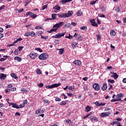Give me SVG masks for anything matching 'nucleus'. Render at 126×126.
<instances>
[{
    "label": "nucleus",
    "instance_id": "obj_1",
    "mask_svg": "<svg viewBox=\"0 0 126 126\" xmlns=\"http://www.w3.org/2000/svg\"><path fill=\"white\" fill-rule=\"evenodd\" d=\"M49 58V55L47 53H42L40 56H39L38 58L39 60H42V61H45Z\"/></svg>",
    "mask_w": 126,
    "mask_h": 126
},
{
    "label": "nucleus",
    "instance_id": "obj_2",
    "mask_svg": "<svg viewBox=\"0 0 126 126\" xmlns=\"http://www.w3.org/2000/svg\"><path fill=\"white\" fill-rule=\"evenodd\" d=\"M62 84L58 83V84H54L52 85H48L46 87V88L47 89H52V88H55V87H59V86H61Z\"/></svg>",
    "mask_w": 126,
    "mask_h": 126
},
{
    "label": "nucleus",
    "instance_id": "obj_3",
    "mask_svg": "<svg viewBox=\"0 0 126 126\" xmlns=\"http://www.w3.org/2000/svg\"><path fill=\"white\" fill-rule=\"evenodd\" d=\"M64 23L63 22H61L59 23L56 24L53 26V28H57V29L59 28H61L62 26H63Z\"/></svg>",
    "mask_w": 126,
    "mask_h": 126
},
{
    "label": "nucleus",
    "instance_id": "obj_4",
    "mask_svg": "<svg viewBox=\"0 0 126 126\" xmlns=\"http://www.w3.org/2000/svg\"><path fill=\"white\" fill-rule=\"evenodd\" d=\"M66 32H64V33H58L57 34H56L54 36H52V38H55V39H59L60 38H62V37H63L64 36V34L66 33Z\"/></svg>",
    "mask_w": 126,
    "mask_h": 126
},
{
    "label": "nucleus",
    "instance_id": "obj_5",
    "mask_svg": "<svg viewBox=\"0 0 126 126\" xmlns=\"http://www.w3.org/2000/svg\"><path fill=\"white\" fill-rule=\"evenodd\" d=\"M27 16H31L32 18H36L37 17V14L32 13V12L29 11L26 14Z\"/></svg>",
    "mask_w": 126,
    "mask_h": 126
},
{
    "label": "nucleus",
    "instance_id": "obj_6",
    "mask_svg": "<svg viewBox=\"0 0 126 126\" xmlns=\"http://www.w3.org/2000/svg\"><path fill=\"white\" fill-rule=\"evenodd\" d=\"M93 88H94L95 91H99L100 90V85L98 83H94L93 85Z\"/></svg>",
    "mask_w": 126,
    "mask_h": 126
},
{
    "label": "nucleus",
    "instance_id": "obj_7",
    "mask_svg": "<svg viewBox=\"0 0 126 126\" xmlns=\"http://www.w3.org/2000/svg\"><path fill=\"white\" fill-rule=\"evenodd\" d=\"M74 37V38H77V40L79 42H80V41H82V36L77 34V33H75Z\"/></svg>",
    "mask_w": 126,
    "mask_h": 126
},
{
    "label": "nucleus",
    "instance_id": "obj_8",
    "mask_svg": "<svg viewBox=\"0 0 126 126\" xmlns=\"http://www.w3.org/2000/svg\"><path fill=\"white\" fill-rule=\"evenodd\" d=\"M30 57L31 58V59H32V60H35L36 58L38 57V54L36 53H30Z\"/></svg>",
    "mask_w": 126,
    "mask_h": 126
},
{
    "label": "nucleus",
    "instance_id": "obj_9",
    "mask_svg": "<svg viewBox=\"0 0 126 126\" xmlns=\"http://www.w3.org/2000/svg\"><path fill=\"white\" fill-rule=\"evenodd\" d=\"M111 114V112L108 111L107 112H103L100 114V117L101 118H105V117H108V116Z\"/></svg>",
    "mask_w": 126,
    "mask_h": 126
},
{
    "label": "nucleus",
    "instance_id": "obj_10",
    "mask_svg": "<svg viewBox=\"0 0 126 126\" xmlns=\"http://www.w3.org/2000/svg\"><path fill=\"white\" fill-rule=\"evenodd\" d=\"M124 96V94L122 93H120L118 94H117V95L116 96V100H117V101H121V102H123V101L124 100H122V97Z\"/></svg>",
    "mask_w": 126,
    "mask_h": 126
},
{
    "label": "nucleus",
    "instance_id": "obj_11",
    "mask_svg": "<svg viewBox=\"0 0 126 126\" xmlns=\"http://www.w3.org/2000/svg\"><path fill=\"white\" fill-rule=\"evenodd\" d=\"M57 14H52V18H46L44 21L45 22H47V21H48V20H55V19H56V16H57Z\"/></svg>",
    "mask_w": 126,
    "mask_h": 126
},
{
    "label": "nucleus",
    "instance_id": "obj_12",
    "mask_svg": "<svg viewBox=\"0 0 126 126\" xmlns=\"http://www.w3.org/2000/svg\"><path fill=\"white\" fill-rule=\"evenodd\" d=\"M90 22L92 24V26H94V27H98V24L95 22L94 19L91 20Z\"/></svg>",
    "mask_w": 126,
    "mask_h": 126
},
{
    "label": "nucleus",
    "instance_id": "obj_13",
    "mask_svg": "<svg viewBox=\"0 0 126 126\" xmlns=\"http://www.w3.org/2000/svg\"><path fill=\"white\" fill-rule=\"evenodd\" d=\"M57 16L59 18H66V15L64 13L57 14Z\"/></svg>",
    "mask_w": 126,
    "mask_h": 126
},
{
    "label": "nucleus",
    "instance_id": "obj_14",
    "mask_svg": "<svg viewBox=\"0 0 126 126\" xmlns=\"http://www.w3.org/2000/svg\"><path fill=\"white\" fill-rule=\"evenodd\" d=\"M66 15V18L67 17H70L72 14H73V11H68L67 13H65Z\"/></svg>",
    "mask_w": 126,
    "mask_h": 126
},
{
    "label": "nucleus",
    "instance_id": "obj_15",
    "mask_svg": "<svg viewBox=\"0 0 126 126\" xmlns=\"http://www.w3.org/2000/svg\"><path fill=\"white\" fill-rule=\"evenodd\" d=\"M5 78H6V74L4 73L0 74V79H1V80H4Z\"/></svg>",
    "mask_w": 126,
    "mask_h": 126
},
{
    "label": "nucleus",
    "instance_id": "obj_16",
    "mask_svg": "<svg viewBox=\"0 0 126 126\" xmlns=\"http://www.w3.org/2000/svg\"><path fill=\"white\" fill-rule=\"evenodd\" d=\"M73 63L74 64H75L76 65H81V61L79 60H76L73 62Z\"/></svg>",
    "mask_w": 126,
    "mask_h": 126
},
{
    "label": "nucleus",
    "instance_id": "obj_17",
    "mask_svg": "<svg viewBox=\"0 0 126 126\" xmlns=\"http://www.w3.org/2000/svg\"><path fill=\"white\" fill-rule=\"evenodd\" d=\"M107 88H108V86L107 85V83H104L103 84V86L102 87V90L103 91H105V90H107Z\"/></svg>",
    "mask_w": 126,
    "mask_h": 126
},
{
    "label": "nucleus",
    "instance_id": "obj_18",
    "mask_svg": "<svg viewBox=\"0 0 126 126\" xmlns=\"http://www.w3.org/2000/svg\"><path fill=\"white\" fill-rule=\"evenodd\" d=\"M14 60H15V61H17L18 63H20V62L22 61V58L18 56H16L14 58Z\"/></svg>",
    "mask_w": 126,
    "mask_h": 126
},
{
    "label": "nucleus",
    "instance_id": "obj_19",
    "mask_svg": "<svg viewBox=\"0 0 126 126\" xmlns=\"http://www.w3.org/2000/svg\"><path fill=\"white\" fill-rule=\"evenodd\" d=\"M10 75H11V77H13V78H14L16 80H17V79H18V77L17 76L15 75V73H12L10 74Z\"/></svg>",
    "mask_w": 126,
    "mask_h": 126
},
{
    "label": "nucleus",
    "instance_id": "obj_20",
    "mask_svg": "<svg viewBox=\"0 0 126 126\" xmlns=\"http://www.w3.org/2000/svg\"><path fill=\"white\" fill-rule=\"evenodd\" d=\"M3 58L0 59V62H4V61H6V60L8 58V56H3Z\"/></svg>",
    "mask_w": 126,
    "mask_h": 126
},
{
    "label": "nucleus",
    "instance_id": "obj_21",
    "mask_svg": "<svg viewBox=\"0 0 126 126\" xmlns=\"http://www.w3.org/2000/svg\"><path fill=\"white\" fill-rule=\"evenodd\" d=\"M64 28H71V24L70 23H67L64 25Z\"/></svg>",
    "mask_w": 126,
    "mask_h": 126
},
{
    "label": "nucleus",
    "instance_id": "obj_22",
    "mask_svg": "<svg viewBox=\"0 0 126 126\" xmlns=\"http://www.w3.org/2000/svg\"><path fill=\"white\" fill-rule=\"evenodd\" d=\"M53 9H55V10H60L61 7L59 5H57L53 7Z\"/></svg>",
    "mask_w": 126,
    "mask_h": 126
},
{
    "label": "nucleus",
    "instance_id": "obj_23",
    "mask_svg": "<svg viewBox=\"0 0 126 126\" xmlns=\"http://www.w3.org/2000/svg\"><path fill=\"white\" fill-rule=\"evenodd\" d=\"M111 77H113L114 79H117L119 77V75L117 73H114V75H111Z\"/></svg>",
    "mask_w": 126,
    "mask_h": 126
},
{
    "label": "nucleus",
    "instance_id": "obj_24",
    "mask_svg": "<svg viewBox=\"0 0 126 126\" xmlns=\"http://www.w3.org/2000/svg\"><path fill=\"white\" fill-rule=\"evenodd\" d=\"M58 50H59V51L58 52V54H59V55H63V52H64V49H63V48H61Z\"/></svg>",
    "mask_w": 126,
    "mask_h": 126
},
{
    "label": "nucleus",
    "instance_id": "obj_25",
    "mask_svg": "<svg viewBox=\"0 0 126 126\" xmlns=\"http://www.w3.org/2000/svg\"><path fill=\"white\" fill-rule=\"evenodd\" d=\"M91 111V107L89 106V105H87L86 107V112L88 113V112H90Z\"/></svg>",
    "mask_w": 126,
    "mask_h": 126
},
{
    "label": "nucleus",
    "instance_id": "obj_26",
    "mask_svg": "<svg viewBox=\"0 0 126 126\" xmlns=\"http://www.w3.org/2000/svg\"><path fill=\"white\" fill-rule=\"evenodd\" d=\"M78 43H77L75 41H73V42H72L71 45H72V47L73 48H76V46L77 45H78Z\"/></svg>",
    "mask_w": 126,
    "mask_h": 126
},
{
    "label": "nucleus",
    "instance_id": "obj_27",
    "mask_svg": "<svg viewBox=\"0 0 126 126\" xmlns=\"http://www.w3.org/2000/svg\"><path fill=\"white\" fill-rule=\"evenodd\" d=\"M70 1H72V0H62V3H66V2H70Z\"/></svg>",
    "mask_w": 126,
    "mask_h": 126
},
{
    "label": "nucleus",
    "instance_id": "obj_28",
    "mask_svg": "<svg viewBox=\"0 0 126 126\" xmlns=\"http://www.w3.org/2000/svg\"><path fill=\"white\" fill-rule=\"evenodd\" d=\"M12 105L13 108H16V109H19V106L17 105V104L13 103Z\"/></svg>",
    "mask_w": 126,
    "mask_h": 126
},
{
    "label": "nucleus",
    "instance_id": "obj_29",
    "mask_svg": "<svg viewBox=\"0 0 126 126\" xmlns=\"http://www.w3.org/2000/svg\"><path fill=\"white\" fill-rule=\"evenodd\" d=\"M58 31V29H52L50 30L49 32H48L49 33H53V32H57Z\"/></svg>",
    "mask_w": 126,
    "mask_h": 126
},
{
    "label": "nucleus",
    "instance_id": "obj_30",
    "mask_svg": "<svg viewBox=\"0 0 126 126\" xmlns=\"http://www.w3.org/2000/svg\"><path fill=\"white\" fill-rule=\"evenodd\" d=\"M20 41H22V38L21 37L17 39V40L14 42V44H16V43H18V42H20Z\"/></svg>",
    "mask_w": 126,
    "mask_h": 126
},
{
    "label": "nucleus",
    "instance_id": "obj_31",
    "mask_svg": "<svg viewBox=\"0 0 126 126\" xmlns=\"http://www.w3.org/2000/svg\"><path fill=\"white\" fill-rule=\"evenodd\" d=\"M110 35H111V36H115L116 35V32H115V31H111L110 32Z\"/></svg>",
    "mask_w": 126,
    "mask_h": 126
},
{
    "label": "nucleus",
    "instance_id": "obj_32",
    "mask_svg": "<svg viewBox=\"0 0 126 126\" xmlns=\"http://www.w3.org/2000/svg\"><path fill=\"white\" fill-rule=\"evenodd\" d=\"M66 104V102L64 101H62L60 103V106H65V104Z\"/></svg>",
    "mask_w": 126,
    "mask_h": 126
},
{
    "label": "nucleus",
    "instance_id": "obj_33",
    "mask_svg": "<svg viewBox=\"0 0 126 126\" xmlns=\"http://www.w3.org/2000/svg\"><path fill=\"white\" fill-rule=\"evenodd\" d=\"M98 0H96L95 1H92L90 3V4H91V5H94V4H95V3H96L97 2V1H98Z\"/></svg>",
    "mask_w": 126,
    "mask_h": 126
},
{
    "label": "nucleus",
    "instance_id": "obj_34",
    "mask_svg": "<svg viewBox=\"0 0 126 126\" xmlns=\"http://www.w3.org/2000/svg\"><path fill=\"white\" fill-rule=\"evenodd\" d=\"M30 34L32 37H35L36 36V33L34 32H31Z\"/></svg>",
    "mask_w": 126,
    "mask_h": 126
},
{
    "label": "nucleus",
    "instance_id": "obj_35",
    "mask_svg": "<svg viewBox=\"0 0 126 126\" xmlns=\"http://www.w3.org/2000/svg\"><path fill=\"white\" fill-rule=\"evenodd\" d=\"M41 109H38L37 110L35 111V114L36 115H39L40 113H41Z\"/></svg>",
    "mask_w": 126,
    "mask_h": 126
},
{
    "label": "nucleus",
    "instance_id": "obj_36",
    "mask_svg": "<svg viewBox=\"0 0 126 126\" xmlns=\"http://www.w3.org/2000/svg\"><path fill=\"white\" fill-rule=\"evenodd\" d=\"M43 103H47L48 105L50 104V102H49V100L44 99L43 100Z\"/></svg>",
    "mask_w": 126,
    "mask_h": 126
},
{
    "label": "nucleus",
    "instance_id": "obj_37",
    "mask_svg": "<svg viewBox=\"0 0 126 126\" xmlns=\"http://www.w3.org/2000/svg\"><path fill=\"white\" fill-rule=\"evenodd\" d=\"M108 82L109 83H115V80H112L111 79H109L108 80Z\"/></svg>",
    "mask_w": 126,
    "mask_h": 126
},
{
    "label": "nucleus",
    "instance_id": "obj_38",
    "mask_svg": "<svg viewBox=\"0 0 126 126\" xmlns=\"http://www.w3.org/2000/svg\"><path fill=\"white\" fill-rule=\"evenodd\" d=\"M14 55H15V56H18V49L15 50Z\"/></svg>",
    "mask_w": 126,
    "mask_h": 126
},
{
    "label": "nucleus",
    "instance_id": "obj_39",
    "mask_svg": "<svg viewBox=\"0 0 126 126\" xmlns=\"http://www.w3.org/2000/svg\"><path fill=\"white\" fill-rule=\"evenodd\" d=\"M55 101L56 102H61V101H62V99L60 98L59 97H56L55 98Z\"/></svg>",
    "mask_w": 126,
    "mask_h": 126
},
{
    "label": "nucleus",
    "instance_id": "obj_40",
    "mask_svg": "<svg viewBox=\"0 0 126 126\" xmlns=\"http://www.w3.org/2000/svg\"><path fill=\"white\" fill-rule=\"evenodd\" d=\"M81 30H87V27L82 26L80 28Z\"/></svg>",
    "mask_w": 126,
    "mask_h": 126
},
{
    "label": "nucleus",
    "instance_id": "obj_41",
    "mask_svg": "<svg viewBox=\"0 0 126 126\" xmlns=\"http://www.w3.org/2000/svg\"><path fill=\"white\" fill-rule=\"evenodd\" d=\"M35 50L38 51V52H40V53L43 52V50H42L40 48H35Z\"/></svg>",
    "mask_w": 126,
    "mask_h": 126
},
{
    "label": "nucleus",
    "instance_id": "obj_42",
    "mask_svg": "<svg viewBox=\"0 0 126 126\" xmlns=\"http://www.w3.org/2000/svg\"><path fill=\"white\" fill-rule=\"evenodd\" d=\"M24 36L29 37V36H31V34L30 33V32H28L25 34Z\"/></svg>",
    "mask_w": 126,
    "mask_h": 126
},
{
    "label": "nucleus",
    "instance_id": "obj_43",
    "mask_svg": "<svg viewBox=\"0 0 126 126\" xmlns=\"http://www.w3.org/2000/svg\"><path fill=\"white\" fill-rule=\"evenodd\" d=\"M81 14H82V12L80 11H78L77 13V16H81Z\"/></svg>",
    "mask_w": 126,
    "mask_h": 126
},
{
    "label": "nucleus",
    "instance_id": "obj_44",
    "mask_svg": "<svg viewBox=\"0 0 126 126\" xmlns=\"http://www.w3.org/2000/svg\"><path fill=\"white\" fill-rule=\"evenodd\" d=\"M27 103H28V101L27 99H26L24 100L23 104L24 105V106H25V105H27Z\"/></svg>",
    "mask_w": 126,
    "mask_h": 126
},
{
    "label": "nucleus",
    "instance_id": "obj_45",
    "mask_svg": "<svg viewBox=\"0 0 126 126\" xmlns=\"http://www.w3.org/2000/svg\"><path fill=\"white\" fill-rule=\"evenodd\" d=\"M36 73L37 74H41L42 73V71H41V70L39 68L37 69L36 70Z\"/></svg>",
    "mask_w": 126,
    "mask_h": 126
},
{
    "label": "nucleus",
    "instance_id": "obj_46",
    "mask_svg": "<svg viewBox=\"0 0 126 126\" xmlns=\"http://www.w3.org/2000/svg\"><path fill=\"white\" fill-rule=\"evenodd\" d=\"M24 46H19L18 47L19 51L20 52L21 51H22V49H24Z\"/></svg>",
    "mask_w": 126,
    "mask_h": 126
},
{
    "label": "nucleus",
    "instance_id": "obj_47",
    "mask_svg": "<svg viewBox=\"0 0 126 126\" xmlns=\"http://www.w3.org/2000/svg\"><path fill=\"white\" fill-rule=\"evenodd\" d=\"M46 8H48V5H44L42 6V10H44Z\"/></svg>",
    "mask_w": 126,
    "mask_h": 126
},
{
    "label": "nucleus",
    "instance_id": "obj_48",
    "mask_svg": "<svg viewBox=\"0 0 126 126\" xmlns=\"http://www.w3.org/2000/svg\"><path fill=\"white\" fill-rule=\"evenodd\" d=\"M37 86H38V87H39L40 88H42V87H43V86H44V84L41 83L38 84Z\"/></svg>",
    "mask_w": 126,
    "mask_h": 126
},
{
    "label": "nucleus",
    "instance_id": "obj_49",
    "mask_svg": "<svg viewBox=\"0 0 126 126\" xmlns=\"http://www.w3.org/2000/svg\"><path fill=\"white\" fill-rule=\"evenodd\" d=\"M94 105H96L97 107L100 106V103H99V101H96L94 103Z\"/></svg>",
    "mask_w": 126,
    "mask_h": 126
},
{
    "label": "nucleus",
    "instance_id": "obj_50",
    "mask_svg": "<svg viewBox=\"0 0 126 126\" xmlns=\"http://www.w3.org/2000/svg\"><path fill=\"white\" fill-rule=\"evenodd\" d=\"M41 39H44V40H47V39H48V36H44L42 35H41Z\"/></svg>",
    "mask_w": 126,
    "mask_h": 126
},
{
    "label": "nucleus",
    "instance_id": "obj_51",
    "mask_svg": "<svg viewBox=\"0 0 126 126\" xmlns=\"http://www.w3.org/2000/svg\"><path fill=\"white\" fill-rule=\"evenodd\" d=\"M4 7H5V5H1L0 7V11H1L2 9H4Z\"/></svg>",
    "mask_w": 126,
    "mask_h": 126
},
{
    "label": "nucleus",
    "instance_id": "obj_52",
    "mask_svg": "<svg viewBox=\"0 0 126 126\" xmlns=\"http://www.w3.org/2000/svg\"><path fill=\"white\" fill-rule=\"evenodd\" d=\"M66 123L67 124H68L69 125L71 124V120H69V119H67L66 121Z\"/></svg>",
    "mask_w": 126,
    "mask_h": 126
},
{
    "label": "nucleus",
    "instance_id": "obj_53",
    "mask_svg": "<svg viewBox=\"0 0 126 126\" xmlns=\"http://www.w3.org/2000/svg\"><path fill=\"white\" fill-rule=\"evenodd\" d=\"M13 86L12 84H10L7 86V88H12Z\"/></svg>",
    "mask_w": 126,
    "mask_h": 126
},
{
    "label": "nucleus",
    "instance_id": "obj_54",
    "mask_svg": "<svg viewBox=\"0 0 126 126\" xmlns=\"http://www.w3.org/2000/svg\"><path fill=\"white\" fill-rule=\"evenodd\" d=\"M25 106L23 104H20L19 105V109H20L21 108H24Z\"/></svg>",
    "mask_w": 126,
    "mask_h": 126
},
{
    "label": "nucleus",
    "instance_id": "obj_55",
    "mask_svg": "<svg viewBox=\"0 0 126 126\" xmlns=\"http://www.w3.org/2000/svg\"><path fill=\"white\" fill-rule=\"evenodd\" d=\"M21 91L22 92H25L26 93V92H27V90L25 89V88H22Z\"/></svg>",
    "mask_w": 126,
    "mask_h": 126
},
{
    "label": "nucleus",
    "instance_id": "obj_56",
    "mask_svg": "<svg viewBox=\"0 0 126 126\" xmlns=\"http://www.w3.org/2000/svg\"><path fill=\"white\" fill-rule=\"evenodd\" d=\"M113 68V66H108L106 68V70H108V69H112Z\"/></svg>",
    "mask_w": 126,
    "mask_h": 126
},
{
    "label": "nucleus",
    "instance_id": "obj_57",
    "mask_svg": "<svg viewBox=\"0 0 126 126\" xmlns=\"http://www.w3.org/2000/svg\"><path fill=\"white\" fill-rule=\"evenodd\" d=\"M35 29H42V27H40V26H36L35 27Z\"/></svg>",
    "mask_w": 126,
    "mask_h": 126
},
{
    "label": "nucleus",
    "instance_id": "obj_58",
    "mask_svg": "<svg viewBox=\"0 0 126 126\" xmlns=\"http://www.w3.org/2000/svg\"><path fill=\"white\" fill-rule=\"evenodd\" d=\"M67 96H69L70 97H73V94L72 93H68Z\"/></svg>",
    "mask_w": 126,
    "mask_h": 126
},
{
    "label": "nucleus",
    "instance_id": "obj_59",
    "mask_svg": "<svg viewBox=\"0 0 126 126\" xmlns=\"http://www.w3.org/2000/svg\"><path fill=\"white\" fill-rule=\"evenodd\" d=\"M69 90H72L74 89V88L72 87V86H70V87H68Z\"/></svg>",
    "mask_w": 126,
    "mask_h": 126
},
{
    "label": "nucleus",
    "instance_id": "obj_60",
    "mask_svg": "<svg viewBox=\"0 0 126 126\" xmlns=\"http://www.w3.org/2000/svg\"><path fill=\"white\" fill-rule=\"evenodd\" d=\"M71 25H72V26H76V23L75 22H71Z\"/></svg>",
    "mask_w": 126,
    "mask_h": 126
},
{
    "label": "nucleus",
    "instance_id": "obj_61",
    "mask_svg": "<svg viewBox=\"0 0 126 126\" xmlns=\"http://www.w3.org/2000/svg\"><path fill=\"white\" fill-rule=\"evenodd\" d=\"M24 11V9L23 8H22V9H19L18 10V12L19 13H21V12H23V11Z\"/></svg>",
    "mask_w": 126,
    "mask_h": 126
},
{
    "label": "nucleus",
    "instance_id": "obj_62",
    "mask_svg": "<svg viewBox=\"0 0 126 126\" xmlns=\"http://www.w3.org/2000/svg\"><path fill=\"white\" fill-rule=\"evenodd\" d=\"M10 27H11V25H7L5 26L6 29H7L8 28H10Z\"/></svg>",
    "mask_w": 126,
    "mask_h": 126
},
{
    "label": "nucleus",
    "instance_id": "obj_63",
    "mask_svg": "<svg viewBox=\"0 0 126 126\" xmlns=\"http://www.w3.org/2000/svg\"><path fill=\"white\" fill-rule=\"evenodd\" d=\"M10 90V91H16V88H13Z\"/></svg>",
    "mask_w": 126,
    "mask_h": 126
},
{
    "label": "nucleus",
    "instance_id": "obj_64",
    "mask_svg": "<svg viewBox=\"0 0 126 126\" xmlns=\"http://www.w3.org/2000/svg\"><path fill=\"white\" fill-rule=\"evenodd\" d=\"M90 120H91V121H93L94 120V116H91L89 117Z\"/></svg>",
    "mask_w": 126,
    "mask_h": 126
}]
</instances>
